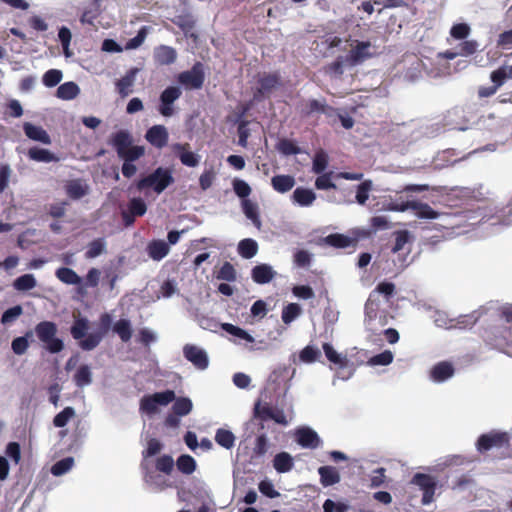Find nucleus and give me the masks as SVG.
Masks as SVG:
<instances>
[{
  "label": "nucleus",
  "mask_w": 512,
  "mask_h": 512,
  "mask_svg": "<svg viewBox=\"0 0 512 512\" xmlns=\"http://www.w3.org/2000/svg\"><path fill=\"white\" fill-rule=\"evenodd\" d=\"M357 240L340 233H332L320 240V244L328 245L333 248L344 249L355 246Z\"/></svg>",
  "instance_id": "19"
},
{
  "label": "nucleus",
  "mask_w": 512,
  "mask_h": 512,
  "mask_svg": "<svg viewBox=\"0 0 512 512\" xmlns=\"http://www.w3.org/2000/svg\"><path fill=\"white\" fill-rule=\"evenodd\" d=\"M215 441L221 447L231 449L235 444V436L231 431L219 428L215 434Z\"/></svg>",
  "instance_id": "38"
},
{
  "label": "nucleus",
  "mask_w": 512,
  "mask_h": 512,
  "mask_svg": "<svg viewBox=\"0 0 512 512\" xmlns=\"http://www.w3.org/2000/svg\"><path fill=\"white\" fill-rule=\"evenodd\" d=\"M145 138L153 147L162 149L168 143L169 133L165 126L154 125L147 130Z\"/></svg>",
  "instance_id": "15"
},
{
  "label": "nucleus",
  "mask_w": 512,
  "mask_h": 512,
  "mask_svg": "<svg viewBox=\"0 0 512 512\" xmlns=\"http://www.w3.org/2000/svg\"><path fill=\"white\" fill-rule=\"evenodd\" d=\"M138 73L139 69L137 67H133L129 69L123 77L116 81V91L121 98H126L133 92V86Z\"/></svg>",
  "instance_id": "16"
},
{
  "label": "nucleus",
  "mask_w": 512,
  "mask_h": 512,
  "mask_svg": "<svg viewBox=\"0 0 512 512\" xmlns=\"http://www.w3.org/2000/svg\"><path fill=\"white\" fill-rule=\"evenodd\" d=\"M320 482L324 487L332 486L340 482V474L333 466H321L318 469Z\"/></svg>",
  "instance_id": "24"
},
{
  "label": "nucleus",
  "mask_w": 512,
  "mask_h": 512,
  "mask_svg": "<svg viewBox=\"0 0 512 512\" xmlns=\"http://www.w3.org/2000/svg\"><path fill=\"white\" fill-rule=\"evenodd\" d=\"M345 61L346 58L343 56H338L335 61L326 66V73L341 76L343 74V65Z\"/></svg>",
  "instance_id": "61"
},
{
  "label": "nucleus",
  "mask_w": 512,
  "mask_h": 512,
  "mask_svg": "<svg viewBox=\"0 0 512 512\" xmlns=\"http://www.w3.org/2000/svg\"><path fill=\"white\" fill-rule=\"evenodd\" d=\"M294 263L298 267H308L311 263V254L306 250H297L294 253Z\"/></svg>",
  "instance_id": "63"
},
{
  "label": "nucleus",
  "mask_w": 512,
  "mask_h": 512,
  "mask_svg": "<svg viewBox=\"0 0 512 512\" xmlns=\"http://www.w3.org/2000/svg\"><path fill=\"white\" fill-rule=\"evenodd\" d=\"M27 155L31 160L43 163H50L57 160L52 152L39 147L30 148Z\"/></svg>",
  "instance_id": "33"
},
{
  "label": "nucleus",
  "mask_w": 512,
  "mask_h": 512,
  "mask_svg": "<svg viewBox=\"0 0 512 512\" xmlns=\"http://www.w3.org/2000/svg\"><path fill=\"white\" fill-rule=\"evenodd\" d=\"M35 333L38 339L45 344L46 349L56 354L63 350V341L56 337L57 325L51 321H42L35 326Z\"/></svg>",
  "instance_id": "4"
},
{
  "label": "nucleus",
  "mask_w": 512,
  "mask_h": 512,
  "mask_svg": "<svg viewBox=\"0 0 512 512\" xmlns=\"http://www.w3.org/2000/svg\"><path fill=\"white\" fill-rule=\"evenodd\" d=\"M334 111V108L327 105L325 101L321 102L316 99H311L306 103L305 110H303V114L305 116H310L313 113H322L327 116H331Z\"/></svg>",
  "instance_id": "26"
},
{
  "label": "nucleus",
  "mask_w": 512,
  "mask_h": 512,
  "mask_svg": "<svg viewBox=\"0 0 512 512\" xmlns=\"http://www.w3.org/2000/svg\"><path fill=\"white\" fill-rule=\"evenodd\" d=\"M510 436L507 432L491 431L479 436L477 440V450L485 453L492 448H503L509 446Z\"/></svg>",
  "instance_id": "5"
},
{
  "label": "nucleus",
  "mask_w": 512,
  "mask_h": 512,
  "mask_svg": "<svg viewBox=\"0 0 512 512\" xmlns=\"http://www.w3.org/2000/svg\"><path fill=\"white\" fill-rule=\"evenodd\" d=\"M63 74L61 70L58 69H50L46 71L42 77L43 84L46 87H55L62 80Z\"/></svg>",
  "instance_id": "50"
},
{
  "label": "nucleus",
  "mask_w": 512,
  "mask_h": 512,
  "mask_svg": "<svg viewBox=\"0 0 512 512\" xmlns=\"http://www.w3.org/2000/svg\"><path fill=\"white\" fill-rule=\"evenodd\" d=\"M393 358H394L393 353L389 350H385V351L371 357L368 363L373 366H378V365L386 366V365H389L390 363H392Z\"/></svg>",
  "instance_id": "55"
},
{
  "label": "nucleus",
  "mask_w": 512,
  "mask_h": 512,
  "mask_svg": "<svg viewBox=\"0 0 512 512\" xmlns=\"http://www.w3.org/2000/svg\"><path fill=\"white\" fill-rule=\"evenodd\" d=\"M292 199L298 205L307 207L315 201L316 195L311 189L298 187L294 190Z\"/></svg>",
  "instance_id": "29"
},
{
  "label": "nucleus",
  "mask_w": 512,
  "mask_h": 512,
  "mask_svg": "<svg viewBox=\"0 0 512 512\" xmlns=\"http://www.w3.org/2000/svg\"><path fill=\"white\" fill-rule=\"evenodd\" d=\"M411 483L418 486L423 491L421 500L423 505H428L433 501L436 482L432 476L424 473H416L413 476Z\"/></svg>",
  "instance_id": "9"
},
{
  "label": "nucleus",
  "mask_w": 512,
  "mask_h": 512,
  "mask_svg": "<svg viewBox=\"0 0 512 512\" xmlns=\"http://www.w3.org/2000/svg\"><path fill=\"white\" fill-rule=\"evenodd\" d=\"M273 409L268 403L262 404L260 401H257L254 405V417L261 421L270 420Z\"/></svg>",
  "instance_id": "51"
},
{
  "label": "nucleus",
  "mask_w": 512,
  "mask_h": 512,
  "mask_svg": "<svg viewBox=\"0 0 512 512\" xmlns=\"http://www.w3.org/2000/svg\"><path fill=\"white\" fill-rule=\"evenodd\" d=\"M190 145L188 143H177L173 146V150L177 153L181 163L188 167H195L199 164V156L189 151Z\"/></svg>",
  "instance_id": "21"
},
{
  "label": "nucleus",
  "mask_w": 512,
  "mask_h": 512,
  "mask_svg": "<svg viewBox=\"0 0 512 512\" xmlns=\"http://www.w3.org/2000/svg\"><path fill=\"white\" fill-rule=\"evenodd\" d=\"M329 164V157L324 150H319L315 153L312 163V171L315 174H322Z\"/></svg>",
  "instance_id": "39"
},
{
  "label": "nucleus",
  "mask_w": 512,
  "mask_h": 512,
  "mask_svg": "<svg viewBox=\"0 0 512 512\" xmlns=\"http://www.w3.org/2000/svg\"><path fill=\"white\" fill-rule=\"evenodd\" d=\"M58 38L62 44L63 54L65 55V57H67V58L71 57L72 56V52L70 50V42H71V38H72L71 31L67 27L62 26L59 29Z\"/></svg>",
  "instance_id": "49"
},
{
  "label": "nucleus",
  "mask_w": 512,
  "mask_h": 512,
  "mask_svg": "<svg viewBox=\"0 0 512 512\" xmlns=\"http://www.w3.org/2000/svg\"><path fill=\"white\" fill-rule=\"evenodd\" d=\"M275 274L272 267L267 264L256 265L252 269V279L258 284L268 283Z\"/></svg>",
  "instance_id": "27"
},
{
  "label": "nucleus",
  "mask_w": 512,
  "mask_h": 512,
  "mask_svg": "<svg viewBox=\"0 0 512 512\" xmlns=\"http://www.w3.org/2000/svg\"><path fill=\"white\" fill-rule=\"evenodd\" d=\"M258 252V244L254 239L246 238L239 242L238 253L245 259H251Z\"/></svg>",
  "instance_id": "32"
},
{
  "label": "nucleus",
  "mask_w": 512,
  "mask_h": 512,
  "mask_svg": "<svg viewBox=\"0 0 512 512\" xmlns=\"http://www.w3.org/2000/svg\"><path fill=\"white\" fill-rule=\"evenodd\" d=\"M31 336L32 331H28L24 336L16 337L15 339H13L11 343L12 351L16 355H23L29 347L28 338Z\"/></svg>",
  "instance_id": "45"
},
{
  "label": "nucleus",
  "mask_w": 512,
  "mask_h": 512,
  "mask_svg": "<svg viewBox=\"0 0 512 512\" xmlns=\"http://www.w3.org/2000/svg\"><path fill=\"white\" fill-rule=\"evenodd\" d=\"M299 358L304 363H313L320 360L321 352L318 348L307 345L301 350Z\"/></svg>",
  "instance_id": "46"
},
{
  "label": "nucleus",
  "mask_w": 512,
  "mask_h": 512,
  "mask_svg": "<svg viewBox=\"0 0 512 512\" xmlns=\"http://www.w3.org/2000/svg\"><path fill=\"white\" fill-rule=\"evenodd\" d=\"M162 448H163V445L158 439L151 438L147 442L146 449L142 451L143 461L141 463V468L145 471V480L147 482L152 481L153 476L150 473L148 465L145 461H146V459L160 453Z\"/></svg>",
  "instance_id": "18"
},
{
  "label": "nucleus",
  "mask_w": 512,
  "mask_h": 512,
  "mask_svg": "<svg viewBox=\"0 0 512 512\" xmlns=\"http://www.w3.org/2000/svg\"><path fill=\"white\" fill-rule=\"evenodd\" d=\"M169 244L164 240H152L147 246V252L151 259L159 261L169 253Z\"/></svg>",
  "instance_id": "23"
},
{
  "label": "nucleus",
  "mask_w": 512,
  "mask_h": 512,
  "mask_svg": "<svg viewBox=\"0 0 512 512\" xmlns=\"http://www.w3.org/2000/svg\"><path fill=\"white\" fill-rule=\"evenodd\" d=\"M293 466V458L288 452H280L274 456L273 467L278 473H287Z\"/></svg>",
  "instance_id": "28"
},
{
  "label": "nucleus",
  "mask_w": 512,
  "mask_h": 512,
  "mask_svg": "<svg viewBox=\"0 0 512 512\" xmlns=\"http://www.w3.org/2000/svg\"><path fill=\"white\" fill-rule=\"evenodd\" d=\"M56 276L60 281L68 285L80 284L81 278L70 268L62 267L56 271Z\"/></svg>",
  "instance_id": "40"
},
{
  "label": "nucleus",
  "mask_w": 512,
  "mask_h": 512,
  "mask_svg": "<svg viewBox=\"0 0 512 512\" xmlns=\"http://www.w3.org/2000/svg\"><path fill=\"white\" fill-rule=\"evenodd\" d=\"M23 130L25 135L33 141H37L46 145L51 143L49 134L41 126H36L30 122H24Z\"/></svg>",
  "instance_id": "20"
},
{
  "label": "nucleus",
  "mask_w": 512,
  "mask_h": 512,
  "mask_svg": "<svg viewBox=\"0 0 512 512\" xmlns=\"http://www.w3.org/2000/svg\"><path fill=\"white\" fill-rule=\"evenodd\" d=\"M155 60L160 65H170L176 61V50L170 46L161 45L155 50Z\"/></svg>",
  "instance_id": "25"
},
{
  "label": "nucleus",
  "mask_w": 512,
  "mask_h": 512,
  "mask_svg": "<svg viewBox=\"0 0 512 512\" xmlns=\"http://www.w3.org/2000/svg\"><path fill=\"white\" fill-rule=\"evenodd\" d=\"M233 189L235 194L240 198H246L251 193L250 186L244 180L240 179H235L233 181Z\"/></svg>",
  "instance_id": "60"
},
{
  "label": "nucleus",
  "mask_w": 512,
  "mask_h": 512,
  "mask_svg": "<svg viewBox=\"0 0 512 512\" xmlns=\"http://www.w3.org/2000/svg\"><path fill=\"white\" fill-rule=\"evenodd\" d=\"M276 147L281 154L286 156L297 155L301 152V149L294 141L286 138L280 139Z\"/></svg>",
  "instance_id": "43"
},
{
  "label": "nucleus",
  "mask_w": 512,
  "mask_h": 512,
  "mask_svg": "<svg viewBox=\"0 0 512 512\" xmlns=\"http://www.w3.org/2000/svg\"><path fill=\"white\" fill-rule=\"evenodd\" d=\"M79 94V87L74 82L61 84L56 91V96L62 100H72Z\"/></svg>",
  "instance_id": "35"
},
{
  "label": "nucleus",
  "mask_w": 512,
  "mask_h": 512,
  "mask_svg": "<svg viewBox=\"0 0 512 512\" xmlns=\"http://www.w3.org/2000/svg\"><path fill=\"white\" fill-rule=\"evenodd\" d=\"M88 322L84 318L76 319L71 327V335L74 339L80 340L87 334Z\"/></svg>",
  "instance_id": "53"
},
{
  "label": "nucleus",
  "mask_w": 512,
  "mask_h": 512,
  "mask_svg": "<svg viewBox=\"0 0 512 512\" xmlns=\"http://www.w3.org/2000/svg\"><path fill=\"white\" fill-rule=\"evenodd\" d=\"M323 351L326 358L332 363L337 369L341 370L349 365V359L346 355L339 354L330 343H324Z\"/></svg>",
  "instance_id": "22"
},
{
  "label": "nucleus",
  "mask_w": 512,
  "mask_h": 512,
  "mask_svg": "<svg viewBox=\"0 0 512 512\" xmlns=\"http://www.w3.org/2000/svg\"><path fill=\"white\" fill-rule=\"evenodd\" d=\"M174 182V178L169 169L158 167L151 174L139 179L135 186L138 191L151 188L157 194L162 193L168 186Z\"/></svg>",
  "instance_id": "3"
},
{
  "label": "nucleus",
  "mask_w": 512,
  "mask_h": 512,
  "mask_svg": "<svg viewBox=\"0 0 512 512\" xmlns=\"http://www.w3.org/2000/svg\"><path fill=\"white\" fill-rule=\"evenodd\" d=\"M243 212L245 216L250 219L257 228L261 227V220L256 204L252 203L250 200L245 199L243 201Z\"/></svg>",
  "instance_id": "41"
},
{
  "label": "nucleus",
  "mask_w": 512,
  "mask_h": 512,
  "mask_svg": "<svg viewBox=\"0 0 512 512\" xmlns=\"http://www.w3.org/2000/svg\"><path fill=\"white\" fill-rule=\"evenodd\" d=\"M300 314H301L300 306L296 303H290L283 308L281 318L285 324H290Z\"/></svg>",
  "instance_id": "47"
},
{
  "label": "nucleus",
  "mask_w": 512,
  "mask_h": 512,
  "mask_svg": "<svg viewBox=\"0 0 512 512\" xmlns=\"http://www.w3.org/2000/svg\"><path fill=\"white\" fill-rule=\"evenodd\" d=\"M5 454L15 464H19L21 461V448L18 442H9L5 449Z\"/></svg>",
  "instance_id": "58"
},
{
  "label": "nucleus",
  "mask_w": 512,
  "mask_h": 512,
  "mask_svg": "<svg viewBox=\"0 0 512 512\" xmlns=\"http://www.w3.org/2000/svg\"><path fill=\"white\" fill-rule=\"evenodd\" d=\"M396 290H373L365 304L366 316L373 319L377 316L382 301L388 303Z\"/></svg>",
  "instance_id": "10"
},
{
  "label": "nucleus",
  "mask_w": 512,
  "mask_h": 512,
  "mask_svg": "<svg viewBox=\"0 0 512 512\" xmlns=\"http://www.w3.org/2000/svg\"><path fill=\"white\" fill-rule=\"evenodd\" d=\"M113 331L119 336L123 342H128L132 336V328L130 321L127 319L118 320L114 326Z\"/></svg>",
  "instance_id": "37"
},
{
  "label": "nucleus",
  "mask_w": 512,
  "mask_h": 512,
  "mask_svg": "<svg viewBox=\"0 0 512 512\" xmlns=\"http://www.w3.org/2000/svg\"><path fill=\"white\" fill-rule=\"evenodd\" d=\"M271 184L274 190L279 193L288 192L295 185L293 176L290 175H276L272 177Z\"/></svg>",
  "instance_id": "31"
},
{
  "label": "nucleus",
  "mask_w": 512,
  "mask_h": 512,
  "mask_svg": "<svg viewBox=\"0 0 512 512\" xmlns=\"http://www.w3.org/2000/svg\"><path fill=\"white\" fill-rule=\"evenodd\" d=\"M74 415L75 411L72 407H65L54 417L53 424L58 428L65 427L70 419L74 417Z\"/></svg>",
  "instance_id": "52"
},
{
  "label": "nucleus",
  "mask_w": 512,
  "mask_h": 512,
  "mask_svg": "<svg viewBox=\"0 0 512 512\" xmlns=\"http://www.w3.org/2000/svg\"><path fill=\"white\" fill-rule=\"evenodd\" d=\"M73 463L74 460L72 457L63 458L52 465L51 473L54 476H61L72 468Z\"/></svg>",
  "instance_id": "48"
},
{
  "label": "nucleus",
  "mask_w": 512,
  "mask_h": 512,
  "mask_svg": "<svg viewBox=\"0 0 512 512\" xmlns=\"http://www.w3.org/2000/svg\"><path fill=\"white\" fill-rule=\"evenodd\" d=\"M176 466L181 473L191 475L195 472L197 463L191 455L182 454L177 458Z\"/></svg>",
  "instance_id": "34"
},
{
  "label": "nucleus",
  "mask_w": 512,
  "mask_h": 512,
  "mask_svg": "<svg viewBox=\"0 0 512 512\" xmlns=\"http://www.w3.org/2000/svg\"><path fill=\"white\" fill-rule=\"evenodd\" d=\"M454 373V368L449 362H439L436 364L432 371L431 377L437 382H442L450 378Z\"/></svg>",
  "instance_id": "30"
},
{
  "label": "nucleus",
  "mask_w": 512,
  "mask_h": 512,
  "mask_svg": "<svg viewBox=\"0 0 512 512\" xmlns=\"http://www.w3.org/2000/svg\"><path fill=\"white\" fill-rule=\"evenodd\" d=\"M370 47L371 43L369 41L357 42L356 46L350 50L346 57V62L351 66H355L365 59L370 58L371 54L368 52Z\"/></svg>",
  "instance_id": "17"
},
{
  "label": "nucleus",
  "mask_w": 512,
  "mask_h": 512,
  "mask_svg": "<svg viewBox=\"0 0 512 512\" xmlns=\"http://www.w3.org/2000/svg\"><path fill=\"white\" fill-rule=\"evenodd\" d=\"M316 178L315 187L319 190L336 189V185L332 182V172L318 174Z\"/></svg>",
  "instance_id": "57"
},
{
  "label": "nucleus",
  "mask_w": 512,
  "mask_h": 512,
  "mask_svg": "<svg viewBox=\"0 0 512 512\" xmlns=\"http://www.w3.org/2000/svg\"><path fill=\"white\" fill-rule=\"evenodd\" d=\"M295 440L303 448L316 449L321 444L316 431L309 427H301L295 431Z\"/></svg>",
  "instance_id": "14"
},
{
  "label": "nucleus",
  "mask_w": 512,
  "mask_h": 512,
  "mask_svg": "<svg viewBox=\"0 0 512 512\" xmlns=\"http://www.w3.org/2000/svg\"><path fill=\"white\" fill-rule=\"evenodd\" d=\"M172 401H174L172 411L176 416H186L192 411L193 403L191 399L187 397L176 398L173 390L143 396L140 400V410L147 414H155L159 405L166 406Z\"/></svg>",
  "instance_id": "2"
},
{
  "label": "nucleus",
  "mask_w": 512,
  "mask_h": 512,
  "mask_svg": "<svg viewBox=\"0 0 512 512\" xmlns=\"http://www.w3.org/2000/svg\"><path fill=\"white\" fill-rule=\"evenodd\" d=\"M184 357L196 368L204 370L208 367L207 353L196 345L187 344L183 348Z\"/></svg>",
  "instance_id": "13"
},
{
  "label": "nucleus",
  "mask_w": 512,
  "mask_h": 512,
  "mask_svg": "<svg viewBox=\"0 0 512 512\" xmlns=\"http://www.w3.org/2000/svg\"><path fill=\"white\" fill-rule=\"evenodd\" d=\"M413 210L414 214L420 219H436L440 213L435 211L429 204L420 201H406L403 202L398 210L406 211Z\"/></svg>",
  "instance_id": "12"
},
{
  "label": "nucleus",
  "mask_w": 512,
  "mask_h": 512,
  "mask_svg": "<svg viewBox=\"0 0 512 512\" xmlns=\"http://www.w3.org/2000/svg\"><path fill=\"white\" fill-rule=\"evenodd\" d=\"M372 188V182L370 180H366L364 182H362L360 185H358L357 187V191H356V201L363 205L366 203V201L368 200L369 198V192Z\"/></svg>",
  "instance_id": "56"
},
{
  "label": "nucleus",
  "mask_w": 512,
  "mask_h": 512,
  "mask_svg": "<svg viewBox=\"0 0 512 512\" xmlns=\"http://www.w3.org/2000/svg\"><path fill=\"white\" fill-rule=\"evenodd\" d=\"M257 85L254 97L256 99L268 98L274 90L282 86L281 75L279 72L260 74Z\"/></svg>",
  "instance_id": "7"
},
{
  "label": "nucleus",
  "mask_w": 512,
  "mask_h": 512,
  "mask_svg": "<svg viewBox=\"0 0 512 512\" xmlns=\"http://www.w3.org/2000/svg\"><path fill=\"white\" fill-rule=\"evenodd\" d=\"M268 450V439L265 434L257 436L253 452L256 456H263Z\"/></svg>",
  "instance_id": "64"
},
{
  "label": "nucleus",
  "mask_w": 512,
  "mask_h": 512,
  "mask_svg": "<svg viewBox=\"0 0 512 512\" xmlns=\"http://www.w3.org/2000/svg\"><path fill=\"white\" fill-rule=\"evenodd\" d=\"M324 512H347L349 506L343 502H334L331 499H326L323 504Z\"/></svg>",
  "instance_id": "62"
},
{
  "label": "nucleus",
  "mask_w": 512,
  "mask_h": 512,
  "mask_svg": "<svg viewBox=\"0 0 512 512\" xmlns=\"http://www.w3.org/2000/svg\"><path fill=\"white\" fill-rule=\"evenodd\" d=\"M67 195L72 199H80L88 192V187L80 180L70 181L66 186Z\"/></svg>",
  "instance_id": "36"
},
{
  "label": "nucleus",
  "mask_w": 512,
  "mask_h": 512,
  "mask_svg": "<svg viewBox=\"0 0 512 512\" xmlns=\"http://www.w3.org/2000/svg\"><path fill=\"white\" fill-rule=\"evenodd\" d=\"M182 95V90L178 86H168L159 96L158 112L163 117H171L175 114L174 102Z\"/></svg>",
  "instance_id": "8"
},
{
  "label": "nucleus",
  "mask_w": 512,
  "mask_h": 512,
  "mask_svg": "<svg viewBox=\"0 0 512 512\" xmlns=\"http://www.w3.org/2000/svg\"><path fill=\"white\" fill-rule=\"evenodd\" d=\"M133 139L127 130H119L111 137V145L115 149L118 157L123 160L122 174L126 178H131L137 172L134 161L145 154L143 146L132 145Z\"/></svg>",
  "instance_id": "1"
},
{
  "label": "nucleus",
  "mask_w": 512,
  "mask_h": 512,
  "mask_svg": "<svg viewBox=\"0 0 512 512\" xmlns=\"http://www.w3.org/2000/svg\"><path fill=\"white\" fill-rule=\"evenodd\" d=\"M205 80L203 65L196 62L190 70L183 71L178 74L177 81L184 86L185 89H200L202 88Z\"/></svg>",
  "instance_id": "6"
},
{
  "label": "nucleus",
  "mask_w": 512,
  "mask_h": 512,
  "mask_svg": "<svg viewBox=\"0 0 512 512\" xmlns=\"http://www.w3.org/2000/svg\"><path fill=\"white\" fill-rule=\"evenodd\" d=\"M470 33V27L466 23H458L452 26L450 35L458 40L465 39Z\"/></svg>",
  "instance_id": "59"
},
{
  "label": "nucleus",
  "mask_w": 512,
  "mask_h": 512,
  "mask_svg": "<svg viewBox=\"0 0 512 512\" xmlns=\"http://www.w3.org/2000/svg\"><path fill=\"white\" fill-rule=\"evenodd\" d=\"M217 278L228 282L235 281L236 271L234 266L230 262H224L220 270L217 273Z\"/></svg>",
  "instance_id": "54"
},
{
  "label": "nucleus",
  "mask_w": 512,
  "mask_h": 512,
  "mask_svg": "<svg viewBox=\"0 0 512 512\" xmlns=\"http://www.w3.org/2000/svg\"><path fill=\"white\" fill-rule=\"evenodd\" d=\"M92 381V374L89 366L81 365L74 374V382L78 387H83L90 384Z\"/></svg>",
  "instance_id": "42"
},
{
  "label": "nucleus",
  "mask_w": 512,
  "mask_h": 512,
  "mask_svg": "<svg viewBox=\"0 0 512 512\" xmlns=\"http://www.w3.org/2000/svg\"><path fill=\"white\" fill-rule=\"evenodd\" d=\"M155 468L159 472L170 475L174 469V460L172 456L164 454L158 457L155 461Z\"/></svg>",
  "instance_id": "44"
},
{
  "label": "nucleus",
  "mask_w": 512,
  "mask_h": 512,
  "mask_svg": "<svg viewBox=\"0 0 512 512\" xmlns=\"http://www.w3.org/2000/svg\"><path fill=\"white\" fill-rule=\"evenodd\" d=\"M147 211V205L142 198H132L127 205V209L121 212L122 221L126 227L134 224L136 217L143 216Z\"/></svg>",
  "instance_id": "11"
}]
</instances>
